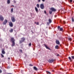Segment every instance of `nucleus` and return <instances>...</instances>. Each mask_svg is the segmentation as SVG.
I'll return each instance as SVG.
<instances>
[{"mask_svg":"<svg viewBox=\"0 0 74 74\" xmlns=\"http://www.w3.org/2000/svg\"><path fill=\"white\" fill-rule=\"evenodd\" d=\"M8 59L9 60V59H10V58H8Z\"/></svg>","mask_w":74,"mask_h":74,"instance_id":"a19ab883","label":"nucleus"},{"mask_svg":"<svg viewBox=\"0 0 74 74\" xmlns=\"http://www.w3.org/2000/svg\"><path fill=\"white\" fill-rule=\"evenodd\" d=\"M0 21H4V17L0 15Z\"/></svg>","mask_w":74,"mask_h":74,"instance_id":"20e7f679","label":"nucleus"},{"mask_svg":"<svg viewBox=\"0 0 74 74\" xmlns=\"http://www.w3.org/2000/svg\"><path fill=\"white\" fill-rule=\"evenodd\" d=\"M14 30V29H11L10 30V33H12L13 32V31Z\"/></svg>","mask_w":74,"mask_h":74,"instance_id":"4468645a","label":"nucleus"},{"mask_svg":"<svg viewBox=\"0 0 74 74\" xmlns=\"http://www.w3.org/2000/svg\"><path fill=\"white\" fill-rule=\"evenodd\" d=\"M7 23V20H5L3 23V25H6Z\"/></svg>","mask_w":74,"mask_h":74,"instance_id":"1a4fd4ad","label":"nucleus"},{"mask_svg":"<svg viewBox=\"0 0 74 74\" xmlns=\"http://www.w3.org/2000/svg\"><path fill=\"white\" fill-rule=\"evenodd\" d=\"M70 1L71 3L73 1V0H70Z\"/></svg>","mask_w":74,"mask_h":74,"instance_id":"473e14b6","label":"nucleus"},{"mask_svg":"<svg viewBox=\"0 0 74 74\" xmlns=\"http://www.w3.org/2000/svg\"><path fill=\"white\" fill-rule=\"evenodd\" d=\"M11 20L13 22H14L15 21V17H12Z\"/></svg>","mask_w":74,"mask_h":74,"instance_id":"39448f33","label":"nucleus"},{"mask_svg":"<svg viewBox=\"0 0 74 74\" xmlns=\"http://www.w3.org/2000/svg\"><path fill=\"white\" fill-rule=\"evenodd\" d=\"M63 23H64V24H65V23H66V22H65V21H63Z\"/></svg>","mask_w":74,"mask_h":74,"instance_id":"c9c22d12","label":"nucleus"},{"mask_svg":"<svg viewBox=\"0 0 74 74\" xmlns=\"http://www.w3.org/2000/svg\"><path fill=\"white\" fill-rule=\"evenodd\" d=\"M13 10H14V9L13 8H12L11 9V12H13Z\"/></svg>","mask_w":74,"mask_h":74,"instance_id":"5701e85b","label":"nucleus"},{"mask_svg":"<svg viewBox=\"0 0 74 74\" xmlns=\"http://www.w3.org/2000/svg\"><path fill=\"white\" fill-rule=\"evenodd\" d=\"M57 56H59V55L58 54V55H57Z\"/></svg>","mask_w":74,"mask_h":74,"instance_id":"79ce46f5","label":"nucleus"},{"mask_svg":"<svg viewBox=\"0 0 74 74\" xmlns=\"http://www.w3.org/2000/svg\"><path fill=\"white\" fill-rule=\"evenodd\" d=\"M46 72L47 73H49V74H51V73H50V72H48V71H47Z\"/></svg>","mask_w":74,"mask_h":74,"instance_id":"2f4dec72","label":"nucleus"},{"mask_svg":"<svg viewBox=\"0 0 74 74\" xmlns=\"http://www.w3.org/2000/svg\"><path fill=\"white\" fill-rule=\"evenodd\" d=\"M34 70H36V71H37V70H38L37 68H36V66L34 67Z\"/></svg>","mask_w":74,"mask_h":74,"instance_id":"dca6fc26","label":"nucleus"},{"mask_svg":"<svg viewBox=\"0 0 74 74\" xmlns=\"http://www.w3.org/2000/svg\"><path fill=\"white\" fill-rule=\"evenodd\" d=\"M69 60H71V57H69Z\"/></svg>","mask_w":74,"mask_h":74,"instance_id":"a878e982","label":"nucleus"},{"mask_svg":"<svg viewBox=\"0 0 74 74\" xmlns=\"http://www.w3.org/2000/svg\"><path fill=\"white\" fill-rule=\"evenodd\" d=\"M42 1H43V2H44V1H45V0H42Z\"/></svg>","mask_w":74,"mask_h":74,"instance_id":"ea45409f","label":"nucleus"},{"mask_svg":"<svg viewBox=\"0 0 74 74\" xmlns=\"http://www.w3.org/2000/svg\"><path fill=\"white\" fill-rule=\"evenodd\" d=\"M9 25L10 27H12L13 26V24L12 22H10L9 23Z\"/></svg>","mask_w":74,"mask_h":74,"instance_id":"6e6552de","label":"nucleus"},{"mask_svg":"<svg viewBox=\"0 0 74 74\" xmlns=\"http://www.w3.org/2000/svg\"><path fill=\"white\" fill-rule=\"evenodd\" d=\"M38 2H40L41 0H38Z\"/></svg>","mask_w":74,"mask_h":74,"instance_id":"4c0bfd02","label":"nucleus"},{"mask_svg":"<svg viewBox=\"0 0 74 74\" xmlns=\"http://www.w3.org/2000/svg\"><path fill=\"white\" fill-rule=\"evenodd\" d=\"M60 30L61 32H62V31H63V28H62V27L60 28Z\"/></svg>","mask_w":74,"mask_h":74,"instance_id":"f3484780","label":"nucleus"},{"mask_svg":"<svg viewBox=\"0 0 74 74\" xmlns=\"http://www.w3.org/2000/svg\"><path fill=\"white\" fill-rule=\"evenodd\" d=\"M58 29H60V28H60V26H58Z\"/></svg>","mask_w":74,"mask_h":74,"instance_id":"7c9ffc66","label":"nucleus"},{"mask_svg":"<svg viewBox=\"0 0 74 74\" xmlns=\"http://www.w3.org/2000/svg\"><path fill=\"white\" fill-rule=\"evenodd\" d=\"M13 3H15V4L16 3V1H14V2H13Z\"/></svg>","mask_w":74,"mask_h":74,"instance_id":"e433bc0d","label":"nucleus"},{"mask_svg":"<svg viewBox=\"0 0 74 74\" xmlns=\"http://www.w3.org/2000/svg\"><path fill=\"white\" fill-rule=\"evenodd\" d=\"M12 44L11 45L12 47H14L15 45V42H12Z\"/></svg>","mask_w":74,"mask_h":74,"instance_id":"f8f14e48","label":"nucleus"},{"mask_svg":"<svg viewBox=\"0 0 74 74\" xmlns=\"http://www.w3.org/2000/svg\"><path fill=\"white\" fill-rule=\"evenodd\" d=\"M21 40H20L19 41L20 44H21L24 41L26 40V39L24 38H21Z\"/></svg>","mask_w":74,"mask_h":74,"instance_id":"f03ea898","label":"nucleus"},{"mask_svg":"<svg viewBox=\"0 0 74 74\" xmlns=\"http://www.w3.org/2000/svg\"><path fill=\"white\" fill-rule=\"evenodd\" d=\"M44 45H45V47H46V48H47V49H49V50H51V49L49 48V47H47V45H46L45 44Z\"/></svg>","mask_w":74,"mask_h":74,"instance_id":"9b49d317","label":"nucleus"},{"mask_svg":"<svg viewBox=\"0 0 74 74\" xmlns=\"http://www.w3.org/2000/svg\"><path fill=\"white\" fill-rule=\"evenodd\" d=\"M49 23H51V22H52V20H51V19H49Z\"/></svg>","mask_w":74,"mask_h":74,"instance_id":"a211bd4d","label":"nucleus"},{"mask_svg":"<svg viewBox=\"0 0 74 74\" xmlns=\"http://www.w3.org/2000/svg\"><path fill=\"white\" fill-rule=\"evenodd\" d=\"M72 21L73 22H74V17H72Z\"/></svg>","mask_w":74,"mask_h":74,"instance_id":"4be33fe9","label":"nucleus"},{"mask_svg":"<svg viewBox=\"0 0 74 74\" xmlns=\"http://www.w3.org/2000/svg\"><path fill=\"white\" fill-rule=\"evenodd\" d=\"M13 7H14V6L13 5Z\"/></svg>","mask_w":74,"mask_h":74,"instance_id":"a18cd8bd","label":"nucleus"},{"mask_svg":"<svg viewBox=\"0 0 74 74\" xmlns=\"http://www.w3.org/2000/svg\"><path fill=\"white\" fill-rule=\"evenodd\" d=\"M50 10H49V13L50 14H52V11L53 12H55L56 11V10L55 9L53 8H50Z\"/></svg>","mask_w":74,"mask_h":74,"instance_id":"f257e3e1","label":"nucleus"},{"mask_svg":"<svg viewBox=\"0 0 74 74\" xmlns=\"http://www.w3.org/2000/svg\"><path fill=\"white\" fill-rule=\"evenodd\" d=\"M48 23H47V24H48Z\"/></svg>","mask_w":74,"mask_h":74,"instance_id":"c03bdc74","label":"nucleus"},{"mask_svg":"<svg viewBox=\"0 0 74 74\" xmlns=\"http://www.w3.org/2000/svg\"><path fill=\"white\" fill-rule=\"evenodd\" d=\"M29 66H33V65L31 64H30L29 65Z\"/></svg>","mask_w":74,"mask_h":74,"instance_id":"72a5a7b5","label":"nucleus"},{"mask_svg":"<svg viewBox=\"0 0 74 74\" xmlns=\"http://www.w3.org/2000/svg\"><path fill=\"white\" fill-rule=\"evenodd\" d=\"M37 7L38 8H39L40 5H39V4H37Z\"/></svg>","mask_w":74,"mask_h":74,"instance_id":"412c9836","label":"nucleus"},{"mask_svg":"<svg viewBox=\"0 0 74 74\" xmlns=\"http://www.w3.org/2000/svg\"><path fill=\"white\" fill-rule=\"evenodd\" d=\"M7 3L8 4H10V0H7Z\"/></svg>","mask_w":74,"mask_h":74,"instance_id":"aec40b11","label":"nucleus"},{"mask_svg":"<svg viewBox=\"0 0 74 74\" xmlns=\"http://www.w3.org/2000/svg\"><path fill=\"white\" fill-rule=\"evenodd\" d=\"M71 58H72L73 59H74V56H72Z\"/></svg>","mask_w":74,"mask_h":74,"instance_id":"c756f323","label":"nucleus"},{"mask_svg":"<svg viewBox=\"0 0 74 74\" xmlns=\"http://www.w3.org/2000/svg\"><path fill=\"white\" fill-rule=\"evenodd\" d=\"M11 41L12 42H15V39H14V38H11Z\"/></svg>","mask_w":74,"mask_h":74,"instance_id":"423d86ee","label":"nucleus"},{"mask_svg":"<svg viewBox=\"0 0 74 74\" xmlns=\"http://www.w3.org/2000/svg\"><path fill=\"white\" fill-rule=\"evenodd\" d=\"M40 8L42 10L44 8V5L43 4H41L40 5Z\"/></svg>","mask_w":74,"mask_h":74,"instance_id":"7ed1b4c3","label":"nucleus"},{"mask_svg":"<svg viewBox=\"0 0 74 74\" xmlns=\"http://www.w3.org/2000/svg\"><path fill=\"white\" fill-rule=\"evenodd\" d=\"M31 45H32V44L31 43H30L29 44V47H31Z\"/></svg>","mask_w":74,"mask_h":74,"instance_id":"393cba45","label":"nucleus"},{"mask_svg":"<svg viewBox=\"0 0 74 74\" xmlns=\"http://www.w3.org/2000/svg\"><path fill=\"white\" fill-rule=\"evenodd\" d=\"M2 73V71L0 69V73Z\"/></svg>","mask_w":74,"mask_h":74,"instance_id":"f704fd0d","label":"nucleus"},{"mask_svg":"<svg viewBox=\"0 0 74 74\" xmlns=\"http://www.w3.org/2000/svg\"><path fill=\"white\" fill-rule=\"evenodd\" d=\"M35 10H36V11L37 13L38 11V9H37V7H35Z\"/></svg>","mask_w":74,"mask_h":74,"instance_id":"ddd939ff","label":"nucleus"},{"mask_svg":"<svg viewBox=\"0 0 74 74\" xmlns=\"http://www.w3.org/2000/svg\"><path fill=\"white\" fill-rule=\"evenodd\" d=\"M35 24L36 23V22H35Z\"/></svg>","mask_w":74,"mask_h":74,"instance_id":"37998d69","label":"nucleus"},{"mask_svg":"<svg viewBox=\"0 0 74 74\" xmlns=\"http://www.w3.org/2000/svg\"><path fill=\"white\" fill-rule=\"evenodd\" d=\"M36 24L37 25H39V23L38 22H37L36 23Z\"/></svg>","mask_w":74,"mask_h":74,"instance_id":"cd10ccee","label":"nucleus"},{"mask_svg":"<svg viewBox=\"0 0 74 74\" xmlns=\"http://www.w3.org/2000/svg\"><path fill=\"white\" fill-rule=\"evenodd\" d=\"M58 48H59V46H58V45H56L55 47V48H56V49H58Z\"/></svg>","mask_w":74,"mask_h":74,"instance_id":"6ab92c4d","label":"nucleus"},{"mask_svg":"<svg viewBox=\"0 0 74 74\" xmlns=\"http://www.w3.org/2000/svg\"><path fill=\"white\" fill-rule=\"evenodd\" d=\"M2 53L3 54H5V51H4V49H2Z\"/></svg>","mask_w":74,"mask_h":74,"instance_id":"9d476101","label":"nucleus"},{"mask_svg":"<svg viewBox=\"0 0 74 74\" xmlns=\"http://www.w3.org/2000/svg\"><path fill=\"white\" fill-rule=\"evenodd\" d=\"M19 51L21 52H22V50L21 49H20L19 50Z\"/></svg>","mask_w":74,"mask_h":74,"instance_id":"c85d7f7f","label":"nucleus"},{"mask_svg":"<svg viewBox=\"0 0 74 74\" xmlns=\"http://www.w3.org/2000/svg\"><path fill=\"white\" fill-rule=\"evenodd\" d=\"M68 40H69L70 41H71L72 40V39L71 38H68Z\"/></svg>","mask_w":74,"mask_h":74,"instance_id":"b1692460","label":"nucleus"},{"mask_svg":"<svg viewBox=\"0 0 74 74\" xmlns=\"http://www.w3.org/2000/svg\"><path fill=\"white\" fill-rule=\"evenodd\" d=\"M1 55L2 57V58H4V56H3V55L2 54H1Z\"/></svg>","mask_w":74,"mask_h":74,"instance_id":"bb28decb","label":"nucleus"},{"mask_svg":"<svg viewBox=\"0 0 74 74\" xmlns=\"http://www.w3.org/2000/svg\"><path fill=\"white\" fill-rule=\"evenodd\" d=\"M44 12H45V14H47V13L46 12V11H45Z\"/></svg>","mask_w":74,"mask_h":74,"instance_id":"58836bf2","label":"nucleus"},{"mask_svg":"<svg viewBox=\"0 0 74 74\" xmlns=\"http://www.w3.org/2000/svg\"><path fill=\"white\" fill-rule=\"evenodd\" d=\"M56 43L57 44H60V42H59V41L56 40Z\"/></svg>","mask_w":74,"mask_h":74,"instance_id":"2eb2a0df","label":"nucleus"},{"mask_svg":"<svg viewBox=\"0 0 74 74\" xmlns=\"http://www.w3.org/2000/svg\"><path fill=\"white\" fill-rule=\"evenodd\" d=\"M54 61V60H53V59L49 60H48V62H49V63H52V62H53Z\"/></svg>","mask_w":74,"mask_h":74,"instance_id":"0eeeda50","label":"nucleus"}]
</instances>
